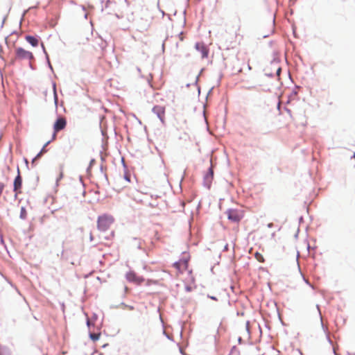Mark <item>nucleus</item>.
<instances>
[{"label":"nucleus","instance_id":"obj_1","mask_svg":"<svg viewBox=\"0 0 355 355\" xmlns=\"http://www.w3.org/2000/svg\"><path fill=\"white\" fill-rule=\"evenodd\" d=\"M141 193L137 191L134 195L133 198L135 200L150 208H156L158 207L159 202L157 198H153V196H149L146 194H144L143 198H141Z\"/></svg>","mask_w":355,"mask_h":355},{"label":"nucleus","instance_id":"obj_2","mask_svg":"<svg viewBox=\"0 0 355 355\" xmlns=\"http://www.w3.org/2000/svg\"><path fill=\"white\" fill-rule=\"evenodd\" d=\"M114 222L112 216L108 214H103L98 216L97 220V227L101 232H106L110 229Z\"/></svg>","mask_w":355,"mask_h":355},{"label":"nucleus","instance_id":"obj_3","mask_svg":"<svg viewBox=\"0 0 355 355\" xmlns=\"http://www.w3.org/2000/svg\"><path fill=\"white\" fill-rule=\"evenodd\" d=\"M15 60H33L34 56L32 52L24 49L22 47H16L15 49Z\"/></svg>","mask_w":355,"mask_h":355},{"label":"nucleus","instance_id":"obj_4","mask_svg":"<svg viewBox=\"0 0 355 355\" xmlns=\"http://www.w3.org/2000/svg\"><path fill=\"white\" fill-rule=\"evenodd\" d=\"M67 126V120L64 117H59L57 119L53 125V134L52 139L54 140L56 138L57 133L64 130Z\"/></svg>","mask_w":355,"mask_h":355},{"label":"nucleus","instance_id":"obj_5","mask_svg":"<svg viewBox=\"0 0 355 355\" xmlns=\"http://www.w3.org/2000/svg\"><path fill=\"white\" fill-rule=\"evenodd\" d=\"M227 218L234 222L239 223L243 217V213L241 210L230 209L226 211Z\"/></svg>","mask_w":355,"mask_h":355},{"label":"nucleus","instance_id":"obj_6","mask_svg":"<svg viewBox=\"0 0 355 355\" xmlns=\"http://www.w3.org/2000/svg\"><path fill=\"white\" fill-rule=\"evenodd\" d=\"M22 178L20 175V170L17 168V175L14 180L13 182V191L15 193V197L17 198L19 194L22 193Z\"/></svg>","mask_w":355,"mask_h":355},{"label":"nucleus","instance_id":"obj_7","mask_svg":"<svg viewBox=\"0 0 355 355\" xmlns=\"http://www.w3.org/2000/svg\"><path fill=\"white\" fill-rule=\"evenodd\" d=\"M189 257H184L180 261L174 263L173 266L176 268L178 272L182 273L184 270H187L189 264Z\"/></svg>","mask_w":355,"mask_h":355},{"label":"nucleus","instance_id":"obj_8","mask_svg":"<svg viewBox=\"0 0 355 355\" xmlns=\"http://www.w3.org/2000/svg\"><path fill=\"white\" fill-rule=\"evenodd\" d=\"M146 236L152 240V243L154 241H159L160 237L159 236V232L155 227L149 228L146 233Z\"/></svg>","mask_w":355,"mask_h":355},{"label":"nucleus","instance_id":"obj_9","mask_svg":"<svg viewBox=\"0 0 355 355\" xmlns=\"http://www.w3.org/2000/svg\"><path fill=\"white\" fill-rule=\"evenodd\" d=\"M126 279L128 281L135 282L137 284H140L144 281V279L142 277L137 276L136 274L133 272H130L127 273Z\"/></svg>","mask_w":355,"mask_h":355},{"label":"nucleus","instance_id":"obj_10","mask_svg":"<svg viewBox=\"0 0 355 355\" xmlns=\"http://www.w3.org/2000/svg\"><path fill=\"white\" fill-rule=\"evenodd\" d=\"M196 49L200 53L202 58H207L209 51L204 44L197 43L196 44Z\"/></svg>","mask_w":355,"mask_h":355},{"label":"nucleus","instance_id":"obj_11","mask_svg":"<svg viewBox=\"0 0 355 355\" xmlns=\"http://www.w3.org/2000/svg\"><path fill=\"white\" fill-rule=\"evenodd\" d=\"M153 111L155 113L159 119L163 122L164 119L165 109L160 105H156L153 108Z\"/></svg>","mask_w":355,"mask_h":355},{"label":"nucleus","instance_id":"obj_12","mask_svg":"<svg viewBox=\"0 0 355 355\" xmlns=\"http://www.w3.org/2000/svg\"><path fill=\"white\" fill-rule=\"evenodd\" d=\"M25 40L33 47H36L39 44V39L34 36L26 35Z\"/></svg>","mask_w":355,"mask_h":355},{"label":"nucleus","instance_id":"obj_13","mask_svg":"<svg viewBox=\"0 0 355 355\" xmlns=\"http://www.w3.org/2000/svg\"><path fill=\"white\" fill-rule=\"evenodd\" d=\"M254 257L259 262L263 263L265 261L263 254L258 252L254 253Z\"/></svg>","mask_w":355,"mask_h":355},{"label":"nucleus","instance_id":"obj_14","mask_svg":"<svg viewBox=\"0 0 355 355\" xmlns=\"http://www.w3.org/2000/svg\"><path fill=\"white\" fill-rule=\"evenodd\" d=\"M213 175H214V171H213L212 167H210L209 168V171H208L207 174L205 176V179L207 180H211L213 178Z\"/></svg>","mask_w":355,"mask_h":355},{"label":"nucleus","instance_id":"obj_15","mask_svg":"<svg viewBox=\"0 0 355 355\" xmlns=\"http://www.w3.org/2000/svg\"><path fill=\"white\" fill-rule=\"evenodd\" d=\"M20 217L22 219H25L26 217V210L25 207H22L21 208Z\"/></svg>","mask_w":355,"mask_h":355},{"label":"nucleus","instance_id":"obj_16","mask_svg":"<svg viewBox=\"0 0 355 355\" xmlns=\"http://www.w3.org/2000/svg\"><path fill=\"white\" fill-rule=\"evenodd\" d=\"M101 336V334H90V338L93 340V341H96L97 340L99 339Z\"/></svg>","mask_w":355,"mask_h":355},{"label":"nucleus","instance_id":"obj_17","mask_svg":"<svg viewBox=\"0 0 355 355\" xmlns=\"http://www.w3.org/2000/svg\"><path fill=\"white\" fill-rule=\"evenodd\" d=\"M122 306H123V309H128L130 311H132L135 309L133 306H130V305H128V304H122Z\"/></svg>","mask_w":355,"mask_h":355},{"label":"nucleus","instance_id":"obj_18","mask_svg":"<svg viewBox=\"0 0 355 355\" xmlns=\"http://www.w3.org/2000/svg\"><path fill=\"white\" fill-rule=\"evenodd\" d=\"M124 178L126 180L127 182H130V175L128 173H125Z\"/></svg>","mask_w":355,"mask_h":355},{"label":"nucleus","instance_id":"obj_19","mask_svg":"<svg viewBox=\"0 0 355 355\" xmlns=\"http://www.w3.org/2000/svg\"><path fill=\"white\" fill-rule=\"evenodd\" d=\"M114 236V232L113 231H112L110 234V235L106 237L107 239H112L113 237Z\"/></svg>","mask_w":355,"mask_h":355},{"label":"nucleus","instance_id":"obj_20","mask_svg":"<svg viewBox=\"0 0 355 355\" xmlns=\"http://www.w3.org/2000/svg\"><path fill=\"white\" fill-rule=\"evenodd\" d=\"M249 324H250V322H246V330L248 331V332L249 333L250 331V327H249Z\"/></svg>","mask_w":355,"mask_h":355},{"label":"nucleus","instance_id":"obj_21","mask_svg":"<svg viewBox=\"0 0 355 355\" xmlns=\"http://www.w3.org/2000/svg\"><path fill=\"white\" fill-rule=\"evenodd\" d=\"M62 176H63V172H62V171H60L58 180L62 179Z\"/></svg>","mask_w":355,"mask_h":355},{"label":"nucleus","instance_id":"obj_22","mask_svg":"<svg viewBox=\"0 0 355 355\" xmlns=\"http://www.w3.org/2000/svg\"><path fill=\"white\" fill-rule=\"evenodd\" d=\"M280 71H281V68H279H279H277V74L278 76L279 75Z\"/></svg>","mask_w":355,"mask_h":355},{"label":"nucleus","instance_id":"obj_23","mask_svg":"<svg viewBox=\"0 0 355 355\" xmlns=\"http://www.w3.org/2000/svg\"><path fill=\"white\" fill-rule=\"evenodd\" d=\"M179 36H180V40H183L182 33H180Z\"/></svg>","mask_w":355,"mask_h":355},{"label":"nucleus","instance_id":"obj_24","mask_svg":"<svg viewBox=\"0 0 355 355\" xmlns=\"http://www.w3.org/2000/svg\"><path fill=\"white\" fill-rule=\"evenodd\" d=\"M211 298L214 300H216V297H211Z\"/></svg>","mask_w":355,"mask_h":355},{"label":"nucleus","instance_id":"obj_25","mask_svg":"<svg viewBox=\"0 0 355 355\" xmlns=\"http://www.w3.org/2000/svg\"><path fill=\"white\" fill-rule=\"evenodd\" d=\"M354 157L355 158V153L354 154Z\"/></svg>","mask_w":355,"mask_h":355}]
</instances>
